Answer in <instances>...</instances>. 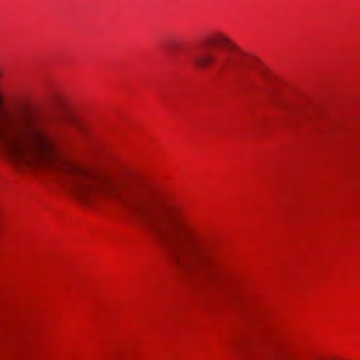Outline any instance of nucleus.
<instances>
[{
	"mask_svg": "<svg viewBox=\"0 0 360 360\" xmlns=\"http://www.w3.org/2000/svg\"><path fill=\"white\" fill-rule=\"evenodd\" d=\"M203 52L193 57L192 63L198 69L216 67L243 74L248 61L245 53L227 36L215 32L203 39Z\"/></svg>",
	"mask_w": 360,
	"mask_h": 360,
	"instance_id": "3",
	"label": "nucleus"
},
{
	"mask_svg": "<svg viewBox=\"0 0 360 360\" xmlns=\"http://www.w3.org/2000/svg\"><path fill=\"white\" fill-rule=\"evenodd\" d=\"M63 179L80 198H114L162 245L172 260L207 287H214L219 266L209 245L202 241L184 211L154 191L122 186L110 176L76 163L62 161Z\"/></svg>",
	"mask_w": 360,
	"mask_h": 360,
	"instance_id": "1",
	"label": "nucleus"
},
{
	"mask_svg": "<svg viewBox=\"0 0 360 360\" xmlns=\"http://www.w3.org/2000/svg\"><path fill=\"white\" fill-rule=\"evenodd\" d=\"M79 130H82V127H79Z\"/></svg>",
	"mask_w": 360,
	"mask_h": 360,
	"instance_id": "4",
	"label": "nucleus"
},
{
	"mask_svg": "<svg viewBox=\"0 0 360 360\" xmlns=\"http://www.w3.org/2000/svg\"><path fill=\"white\" fill-rule=\"evenodd\" d=\"M0 94V147L13 160L30 163L42 157L53 158L55 143L44 131L37 128L25 115H11L2 109Z\"/></svg>",
	"mask_w": 360,
	"mask_h": 360,
	"instance_id": "2",
	"label": "nucleus"
}]
</instances>
